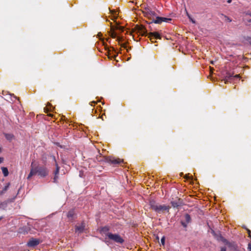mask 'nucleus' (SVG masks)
<instances>
[{
    "label": "nucleus",
    "mask_w": 251,
    "mask_h": 251,
    "mask_svg": "<svg viewBox=\"0 0 251 251\" xmlns=\"http://www.w3.org/2000/svg\"><path fill=\"white\" fill-rule=\"evenodd\" d=\"M49 171L48 169L43 165L34 164L31 163V169L27 179H30V178L35 175H38L41 177H45L49 175Z\"/></svg>",
    "instance_id": "1"
},
{
    "label": "nucleus",
    "mask_w": 251,
    "mask_h": 251,
    "mask_svg": "<svg viewBox=\"0 0 251 251\" xmlns=\"http://www.w3.org/2000/svg\"><path fill=\"white\" fill-rule=\"evenodd\" d=\"M150 208L155 211L157 215L164 214L165 213H169L171 207L165 204H160L157 203L153 200L149 201Z\"/></svg>",
    "instance_id": "2"
},
{
    "label": "nucleus",
    "mask_w": 251,
    "mask_h": 251,
    "mask_svg": "<svg viewBox=\"0 0 251 251\" xmlns=\"http://www.w3.org/2000/svg\"><path fill=\"white\" fill-rule=\"evenodd\" d=\"M138 32L142 36H148L151 42H153L155 39H161V37L160 34L157 32H150L148 33L147 30L143 26H139Z\"/></svg>",
    "instance_id": "3"
},
{
    "label": "nucleus",
    "mask_w": 251,
    "mask_h": 251,
    "mask_svg": "<svg viewBox=\"0 0 251 251\" xmlns=\"http://www.w3.org/2000/svg\"><path fill=\"white\" fill-rule=\"evenodd\" d=\"M107 239L118 244H122L125 242L124 239L119 234L111 233Z\"/></svg>",
    "instance_id": "4"
},
{
    "label": "nucleus",
    "mask_w": 251,
    "mask_h": 251,
    "mask_svg": "<svg viewBox=\"0 0 251 251\" xmlns=\"http://www.w3.org/2000/svg\"><path fill=\"white\" fill-rule=\"evenodd\" d=\"M103 158L105 159L106 162L109 163L113 165H117L124 162L123 159L112 156L103 157Z\"/></svg>",
    "instance_id": "5"
},
{
    "label": "nucleus",
    "mask_w": 251,
    "mask_h": 251,
    "mask_svg": "<svg viewBox=\"0 0 251 251\" xmlns=\"http://www.w3.org/2000/svg\"><path fill=\"white\" fill-rule=\"evenodd\" d=\"M143 12L144 16L151 20H152L157 15L154 11H152L151 9L149 7H146Z\"/></svg>",
    "instance_id": "6"
},
{
    "label": "nucleus",
    "mask_w": 251,
    "mask_h": 251,
    "mask_svg": "<svg viewBox=\"0 0 251 251\" xmlns=\"http://www.w3.org/2000/svg\"><path fill=\"white\" fill-rule=\"evenodd\" d=\"M220 240L226 245L231 250H235L236 248V245L234 242H229L227 239L220 235Z\"/></svg>",
    "instance_id": "7"
},
{
    "label": "nucleus",
    "mask_w": 251,
    "mask_h": 251,
    "mask_svg": "<svg viewBox=\"0 0 251 251\" xmlns=\"http://www.w3.org/2000/svg\"><path fill=\"white\" fill-rule=\"evenodd\" d=\"M40 243V240L38 239L32 238L30 239L27 243V246L28 247L33 248L37 246Z\"/></svg>",
    "instance_id": "8"
},
{
    "label": "nucleus",
    "mask_w": 251,
    "mask_h": 251,
    "mask_svg": "<svg viewBox=\"0 0 251 251\" xmlns=\"http://www.w3.org/2000/svg\"><path fill=\"white\" fill-rule=\"evenodd\" d=\"M110 227L108 226H105L101 227L100 229V232L101 234L104 235L106 237V239L108 237L109 234L112 233L109 232Z\"/></svg>",
    "instance_id": "9"
},
{
    "label": "nucleus",
    "mask_w": 251,
    "mask_h": 251,
    "mask_svg": "<svg viewBox=\"0 0 251 251\" xmlns=\"http://www.w3.org/2000/svg\"><path fill=\"white\" fill-rule=\"evenodd\" d=\"M15 199V197H14L12 199H8L3 202H0V208L5 209L7 207L8 203L13 202L14 201Z\"/></svg>",
    "instance_id": "10"
},
{
    "label": "nucleus",
    "mask_w": 251,
    "mask_h": 251,
    "mask_svg": "<svg viewBox=\"0 0 251 251\" xmlns=\"http://www.w3.org/2000/svg\"><path fill=\"white\" fill-rule=\"evenodd\" d=\"M171 204L174 208H178L182 205V200L180 199H178L176 201H171Z\"/></svg>",
    "instance_id": "11"
},
{
    "label": "nucleus",
    "mask_w": 251,
    "mask_h": 251,
    "mask_svg": "<svg viewBox=\"0 0 251 251\" xmlns=\"http://www.w3.org/2000/svg\"><path fill=\"white\" fill-rule=\"evenodd\" d=\"M75 213L74 209L70 210L67 214V217L69 221L72 222L75 218Z\"/></svg>",
    "instance_id": "12"
},
{
    "label": "nucleus",
    "mask_w": 251,
    "mask_h": 251,
    "mask_svg": "<svg viewBox=\"0 0 251 251\" xmlns=\"http://www.w3.org/2000/svg\"><path fill=\"white\" fill-rule=\"evenodd\" d=\"M85 224L83 222L81 223L80 226H75V232L78 233H82L85 228Z\"/></svg>",
    "instance_id": "13"
},
{
    "label": "nucleus",
    "mask_w": 251,
    "mask_h": 251,
    "mask_svg": "<svg viewBox=\"0 0 251 251\" xmlns=\"http://www.w3.org/2000/svg\"><path fill=\"white\" fill-rule=\"evenodd\" d=\"M162 23V17L157 16L156 15V16H155L154 18H153L152 19L151 22L150 23V24L155 23V24H160Z\"/></svg>",
    "instance_id": "14"
},
{
    "label": "nucleus",
    "mask_w": 251,
    "mask_h": 251,
    "mask_svg": "<svg viewBox=\"0 0 251 251\" xmlns=\"http://www.w3.org/2000/svg\"><path fill=\"white\" fill-rule=\"evenodd\" d=\"M112 50L113 51H114L115 53L114 54H112L110 52L111 50H108V58L109 59H112V58H114L115 59L116 56L118 55V53L116 52V50H115V49L112 47Z\"/></svg>",
    "instance_id": "15"
},
{
    "label": "nucleus",
    "mask_w": 251,
    "mask_h": 251,
    "mask_svg": "<svg viewBox=\"0 0 251 251\" xmlns=\"http://www.w3.org/2000/svg\"><path fill=\"white\" fill-rule=\"evenodd\" d=\"M233 77V75L230 73H226V75L225 77L224 81L225 83H226L228 81H230Z\"/></svg>",
    "instance_id": "16"
},
{
    "label": "nucleus",
    "mask_w": 251,
    "mask_h": 251,
    "mask_svg": "<svg viewBox=\"0 0 251 251\" xmlns=\"http://www.w3.org/2000/svg\"><path fill=\"white\" fill-rule=\"evenodd\" d=\"M49 155L46 153H43L41 156V160L43 163L45 165L47 163V161Z\"/></svg>",
    "instance_id": "17"
},
{
    "label": "nucleus",
    "mask_w": 251,
    "mask_h": 251,
    "mask_svg": "<svg viewBox=\"0 0 251 251\" xmlns=\"http://www.w3.org/2000/svg\"><path fill=\"white\" fill-rule=\"evenodd\" d=\"M30 230L29 227H23L20 229V232L23 234L27 233Z\"/></svg>",
    "instance_id": "18"
},
{
    "label": "nucleus",
    "mask_w": 251,
    "mask_h": 251,
    "mask_svg": "<svg viewBox=\"0 0 251 251\" xmlns=\"http://www.w3.org/2000/svg\"><path fill=\"white\" fill-rule=\"evenodd\" d=\"M1 170L4 176H7L9 174L8 169L6 167H1Z\"/></svg>",
    "instance_id": "19"
},
{
    "label": "nucleus",
    "mask_w": 251,
    "mask_h": 251,
    "mask_svg": "<svg viewBox=\"0 0 251 251\" xmlns=\"http://www.w3.org/2000/svg\"><path fill=\"white\" fill-rule=\"evenodd\" d=\"M184 219H185V222L187 223V224H189L190 223L191 221V218L190 216L188 214H186L184 215Z\"/></svg>",
    "instance_id": "20"
},
{
    "label": "nucleus",
    "mask_w": 251,
    "mask_h": 251,
    "mask_svg": "<svg viewBox=\"0 0 251 251\" xmlns=\"http://www.w3.org/2000/svg\"><path fill=\"white\" fill-rule=\"evenodd\" d=\"M10 183H8L3 189L0 192V195H2L8 189Z\"/></svg>",
    "instance_id": "21"
},
{
    "label": "nucleus",
    "mask_w": 251,
    "mask_h": 251,
    "mask_svg": "<svg viewBox=\"0 0 251 251\" xmlns=\"http://www.w3.org/2000/svg\"><path fill=\"white\" fill-rule=\"evenodd\" d=\"M55 165L56 167V169L54 172V174L55 175V176H56V175H58V174H59L60 167H59L57 163H56V164Z\"/></svg>",
    "instance_id": "22"
},
{
    "label": "nucleus",
    "mask_w": 251,
    "mask_h": 251,
    "mask_svg": "<svg viewBox=\"0 0 251 251\" xmlns=\"http://www.w3.org/2000/svg\"><path fill=\"white\" fill-rule=\"evenodd\" d=\"M4 135H5V138L7 140H12L14 137L13 135H12V134L6 133V134H5Z\"/></svg>",
    "instance_id": "23"
},
{
    "label": "nucleus",
    "mask_w": 251,
    "mask_h": 251,
    "mask_svg": "<svg viewBox=\"0 0 251 251\" xmlns=\"http://www.w3.org/2000/svg\"><path fill=\"white\" fill-rule=\"evenodd\" d=\"M103 157H106L105 156H101L100 155L99 156H97L96 157V159L98 161L101 162V161H104L105 162V159L103 158Z\"/></svg>",
    "instance_id": "24"
},
{
    "label": "nucleus",
    "mask_w": 251,
    "mask_h": 251,
    "mask_svg": "<svg viewBox=\"0 0 251 251\" xmlns=\"http://www.w3.org/2000/svg\"><path fill=\"white\" fill-rule=\"evenodd\" d=\"M213 235L218 239L220 240V235H221L220 233H215L214 231L212 232Z\"/></svg>",
    "instance_id": "25"
},
{
    "label": "nucleus",
    "mask_w": 251,
    "mask_h": 251,
    "mask_svg": "<svg viewBox=\"0 0 251 251\" xmlns=\"http://www.w3.org/2000/svg\"><path fill=\"white\" fill-rule=\"evenodd\" d=\"M171 20H172V19L171 18H167L162 17V22L169 23Z\"/></svg>",
    "instance_id": "26"
},
{
    "label": "nucleus",
    "mask_w": 251,
    "mask_h": 251,
    "mask_svg": "<svg viewBox=\"0 0 251 251\" xmlns=\"http://www.w3.org/2000/svg\"><path fill=\"white\" fill-rule=\"evenodd\" d=\"M181 224L184 227H187L188 224L183 221H181Z\"/></svg>",
    "instance_id": "27"
},
{
    "label": "nucleus",
    "mask_w": 251,
    "mask_h": 251,
    "mask_svg": "<svg viewBox=\"0 0 251 251\" xmlns=\"http://www.w3.org/2000/svg\"><path fill=\"white\" fill-rule=\"evenodd\" d=\"M111 37L113 38H115L117 36V33L115 32H112L111 34Z\"/></svg>",
    "instance_id": "28"
},
{
    "label": "nucleus",
    "mask_w": 251,
    "mask_h": 251,
    "mask_svg": "<svg viewBox=\"0 0 251 251\" xmlns=\"http://www.w3.org/2000/svg\"><path fill=\"white\" fill-rule=\"evenodd\" d=\"M165 238L164 236H163L161 239V243L162 245H164V244H165Z\"/></svg>",
    "instance_id": "29"
},
{
    "label": "nucleus",
    "mask_w": 251,
    "mask_h": 251,
    "mask_svg": "<svg viewBox=\"0 0 251 251\" xmlns=\"http://www.w3.org/2000/svg\"><path fill=\"white\" fill-rule=\"evenodd\" d=\"M50 157H51V158L52 159L53 161L54 162L55 165L56 163H57L55 157L54 155H50Z\"/></svg>",
    "instance_id": "30"
},
{
    "label": "nucleus",
    "mask_w": 251,
    "mask_h": 251,
    "mask_svg": "<svg viewBox=\"0 0 251 251\" xmlns=\"http://www.w3.org/2000/svg\"><path fill=\"white\" fill-rule=\"evenodd\" d=\"M58 178V175H56V176H54V177H53V182H57V180Z\"/></svg>",
    "instance_id": "31"
},
{
    "label": "nucleus",
    "mask_w": 251,
    "mask_h": 251,
    "mask_svg": "<svg viewBox=\"0 0 251 251\" xmlns=\"http://www.w3.org/2000/svg\"><path fill=\"white\" fill-rule=\"evenodd\" d=\"M246 40L251 45V37H248Z\"/></svg>",
    "instance_id": "32"
},
{
    "label": "nucleus",
    "mask_w": 251,
    "mask_h": 251,
    "mask_svg": "<svg viewBox=\"0 0 251 251\" xmlns=\"http://www.w3.org/2000/svg\"><path fill=\"white\" fill-rule=\"evenodd\" d=\"M220 251H226V248L225 247H222Z\"/></svg>",
    "instance_id": "33"
},
{
    "label": "nucleus",
    "mask_w": 251,
    "mask_h": 251,
    "mask_svg": "<svg viewBox=\"0 0 251 251\" xmlns=\"http://www.w3.org/2000/svg\"><path fill=\"white\" fill-rule=\"evenodd\" d=\"M193 23H195V21L191 17H190V19H189Z\"/></svg>",
    "instance_id": "34"
},
{
    "label": "nucleus",
    "mask_w": 251,
    "mask_h": 251,
    "mask_svg": "<svg viewBox=\"0 0 251 251\" xmlns=\"http://www.w3.org/2000/svg\"><path fill=\"white\" fill-rule=\"evenodd\" d=\"M233 77L239 78V75H236L234 76H233Z\"/></svg>",
    "instance_id": "35"
},
{
    "label": "nucleus",
    "mask_w": 251,
    "mask_h": 251,
    "mask_svg": "<svg viewBox=\"0 0 251 251\" xmlns=\"http://www.w3.org/2000/svg\"><path fill=\"white\" fill-rule=\"evenodd\" d=\"M248 234H249V235L250 236H251V235H250V234H251V230H250L248 229Z\"/></svg>",
    "instance_id": "36"
},
{
    "label": "nucleus",
    "mask_w": 251,
    "mask_h": 251,
    "mask_svg": "<svg viewBox=\"0 0 251 251\" xmlns=\"http://www.w3.org/2000/svg\"><path fill=\"white\" fill-rule=\"evenodd\" d=\"M3 160V158L0 157V163H2Z\"/></svg>",
    "instance_id": "37"
},
{
    "label": "nucleus",
    "mask_w": 251,
    "mask_h": 251,
    "mask_svg": "<svg viewBox=\"0 0 251 251\" xmlns=\"http://www.w3.org/2000/svg\"><path fill=\"white\" fill-rule=\"evenodd\" d=\"M186 13H187V15L189 19H190V17H191L190 15L188 13V12H186Z\"/></svg>",
    "instance_id": "38"
},
{
    "label": "nucleus",
    "mask_w": 251,
    "mask_h": 251,
    "mask_svg": "<svg viewBox=\"0 0 251 251\" xmlns=\"http://www.w3.org/2000/svg\"><path fill=\"white\" fill-rule=\"evenodd\" d=\"M248 15H249L251 17V12H250V13L248 14ZM249 22H251V19L249 21Z\"/></svg>",
    "instance_id": "39"
},
{
    "label": "nucleus",
    "mask_w": 251,
    "mask_h": 251,
    "mask_svg": "<svg viewBox=\"0 0 251 251\" xmlns=\"http://www.w3.org/2000/svg\"><path fill=\"white\" fill-rule=\"evenodd\" d=\"M249 248L251 250V244H249Z\"/></svg>",
    "instance_id": "40"
},
{
    "label": "nucleus",
    "mask_w": 251,
    "mask_h": 251,
    "mask_svg": "<svg viewBox=\"0 0 251 251\" xmlns=\"http://www.w3.org/2000/svg\"><path fill=\"white\" fill-rule=\"evenodd\" d=\"M226 17V18H227V21H228L229 22H231V20L230 19H229V18H228V17Z\"/></svg>",
    "instance_id": "41"
},
{
    "label": "nucleus",
    "mask_w": 251,
    "mask_h": 251,
    "mask_svg": "<svg viewBox=\"0 0 251 251\" xmlns=\"http://www.w3.org/2000/svg\"><path fill=\"white\" fill-rule=\"evenodd\" d=\"M231 2V0H227V2L228 3H230Z\"/></svg>",
    "instance_id": "42"
},
{
    "label": "nucleus",
    "mask_w": 251,
    "mask_h": 251,
    "mask_svg": "<svg viewBox=\"0 0 251 251\" xmlns=\"http://www.w3.org/2000/svg\"><path fill=\"white\" fill-rule=\"evenodd\" d=\"M91 103H93L95 104V103H96V102H95V101H92V102H91Z\"/></svg>",
    "instance_id": "43"
},
{
    "label": "nucleus",
    "mask_w": 251,
    "mask_h": 251,
    "mask_svg": "<svg viewBox=\"0 0 251 251\" xmlns=\"http://www.w3.org/2000/svg\"><path fill=\"white\" fill-rule=\"evenodd\" d=\"M211 64H214L213 61H211Z\"/></svg>",
    "instance_id": "44"
},
{
    "label": "nucleus",
    "mask_w": 251,
    "mask_h": 251,
    "mask_svg": "<svg viewBox=\"0 0 251 251\" xmlns=\"http://www.w3.org/2000/svg\"><path fill=\"white\" fill-rule=\"evenodd\" d=\"M3 218L2 217H0V221Z\"/></svg>",
    "instance_id": "45"
},
{
    "label": "nucleus",
    "mask_w": 251,
    "mask_h": 251,
    "mask_svg": "<svg viewBox=\"0 0 251 251\" xmlns=\"http://www.w3.org/2000/svg\"><path fill=\"white\" fill-rule=\"evenodd\" d=\"M1 152V149L0 148V153Z\"/></svg>",
    "instance_id": "46"
}]
</instances>
